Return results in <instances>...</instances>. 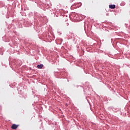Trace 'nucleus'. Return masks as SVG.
<instances>
[{"label": "nucleus", "mask_w": 130, "mask_h": 130, "mask_svg": "<svg viewBox=\"0 0 130 130\" xmlns=\"http://www.w3.org/2000/svg\"><path fill=\"white\" fill-rule=\"evenodd\" d=\"M18 126H19V125H17L16 124H12V125L11 126V128H12V129H17V128H18Z\"/></svg>", "instance_id": "obj_1"}, {"label": "nucleus", "mask_w": 130, "mask_h": 130, "mask_svg": "<svg viewBox=\"0 0 130 130\" xmlns=\"http://www.w3.org/2000/svg\"><path fill=\"white\" fill-rule=\"evenodd\" d=\"M110 9H115V5H109Z\"/></svg>", "instance_id": "obj_2"}, {"label": "nucleus", "mask_w": 130, "mask_h": 130, "mask_svg": "<svg viewBox=\"0 0 130 130\" xmlns=\"http://www.w3.org/2000/svg\"><path fill=\"white\" fill-rule=\"evenodd\" d=\"M37 68L38 69H42V68H43V64H41L40 65H38Z\"/></svg>", "instance_id": "obj_3"}, {"label": "nucleus", "mask_w": 130, "mask_h": 130, "mask_svg": "<svg viewBox=\"0 0 130 130\" xmlns=\"http://www.w3.org/2000/svg\"><path fill=\"white\" fill-rule=\"evenodd\" d=\"M79 5H80V7H81L82 6V3H80L79 4Z\"/></svg>", "instance_id": "obj_4"}]
</instances>
